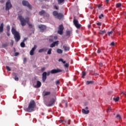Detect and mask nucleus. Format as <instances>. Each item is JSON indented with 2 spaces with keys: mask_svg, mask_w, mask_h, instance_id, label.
<instances>
[{
  "mask_svg": "<svg viewBox=\"0 0 126 126\" xmlns=\"http://www.w3.org/2000/svg\"><path fill=\"white\" fill-rule=\"evenodd\" d=\"M64 67H66L67 68H68V67L69 66V64L68 63H66L64 65Z\"/></svg>",
  "mask_w": 126,
  "mask_h": 126,
  "instance_id": "nucleus-35",
  "label": "nucleus"
},
{
  "mask_svg": "<svg viewBox=\"0 0 126 126\" xmlns=\"http://www.w3.org/2000/svg\"><path fill=\"white\" fill-rule=\"evenodd\" d=\"M35 103L34 100H32L30 102L28 108L25 109L26 112H28L29 113H31L35 108Z\"/></svg>",
  "mask_w": 126,
  "mask_h": 126,
  "instance_id": "nucleus-2",
  "label": "nucleus"
},
{
  "mask_svg": "<svg viewBox=\"0 0 126 126\" xmlns=\"http://www.w3.org/2000/svg\"><path fill=\"white\" fill-rule=\"evenodd\" d=\"M64 1V0H58V3L59 4H61L63 3Z\"/></svg>",
  "mask_w": 126,
  "mask_h": 126,
  "instance_id": "nucleus-33",
  "label": "nucleus"
},
{
  "mask_svg": "<svg viewBox=\"0 0 126 126\" xmlns=\"http://www.w3.org/2000/svg\"><path fill=\"white\" fill-rule=\"evenodd\" d=\"M64 28L63 27V24L60 25L58 28V34L59 35H63V30Z\"/></svg>",
  "mask_w": 126,
  "mask_h": 126,
  "instance_id": "nucleus-5",
  "label": "nucleus"
},
{
  "mask_svg": "<svg viewBox=\"0 0 126 126\" xmlns=\"http://www.w3.org/2000/svg\"><path fill=\"white\" fill-rule=\"evenodd\" d=\"M20 46L22 48H24L25 47V43L24 42L22 41L20 44Z\"/></svg>",
  "mask_w": 126,
  "mask_h": 126,
  "instance_id": "nucleus-27",
  "label": "nucleus"
},
{
  "mask_svg": "<svg viewBox=\"0 0 126 126\" xmlns=\"http://www.w3.org/2000/svg\"><path fill=\"white\" fill-rule=\"evenodd\" d=\"M6 46H7V45H6L5 44H3V46H4V47H6Z\"/></svg>",
  "mask_w": 126,
  "mask_h": 126,
  "instance_id": "nucleus-60",
  "label": "nucleus"
},
{
  "mask_svg": "<svg viewBox=\"0 0 126 126\" xmlns=\"http://www.w3.org/2000/svg\"><path fill=\"white\" fill-rule=\"evenodd\" d=\"M14 79L16 81H18V80H19V78L17 76H15Z\"/></svg>",
  "mask_w": 126,
  "mask_h": 126,
  "instance_id": "nucleus-41",
  "label": "nucleus"
},
{
  "mask_svg": "<svg viewBox=\"0 0 126 126\" xmlns=\"http://www.w3.org/2000/svg\"><path fill=\"white\" fill-rule=\"evenodd\" d=\"M23 61H24V63H26V62H27L26 58H24Z\"/></svg>",
  "mask_w": 126,
  "mask_h": 126,
  "instance_id": "nucleus-53",
  "label": "nucleus"
},
{
  "mask_svg": "<svg viewBox=\"0 0 126 126\" xmlns=\"http://www.w3.org/2000/svg\"><path fill=\"white\" fill-rule=\"evenodd\" d=\"M43 96H48V95H51V92H46L45 93L43 92Z\"/></svg>",
  "mask_w": 126,
  "mask_h": 126,
  "instance_id": "nucleus-21",
  "label": "nucleus"
},
{
  "mask_svg": "<svg viewBox=\"0 0 126 126\" xmlns=\"http://www.w3.org/2000/svg\"><path fill=\"white\" fill-rule=\"evenodd\" d=\"M93 83H94V81H86L87 85H89V84H93Z\"/></svg>",
  "mask_w": 126,
  "mask_h": 126,
  "instance_id": "nucleus-23",
  "label": "nucleus"
},
{
  "mask_svg": "<svg viewBox=\"0 0 126 126\" xmlns=\"http://www.w3.org/2000/svg\"><path fill=\"white\" fill-rule=\"evenodd\" d=\"M9 30H10V26L9 25L7 26V31L8 32H9Z\"/></svg>",
  "mask_w": 126,
  "mask_h": 126,
  "instance_id": "nucleus-37",
  "label": "nucleus"
},
{
  "mask_svg": "<svg viewBox=\"0 0 126 126\" xmlns=\"http://www.w3.org/2000/svg\"><path fill=\"white\" fill-rule=\"evenodd\" d=\"M41 85H42V83L40 81H37L36 82V85L34 86L35 88H40L41 87Z\"/></svg>",
  "mask_w": 126,
  "mask_h": 126,
  "instance_id": "nucleus-14",
  "label": "nucleus"
},
{
  "mask_svg": "<svg viewBox=\"0 0 126 126\" xmlns=\"http://www.w3.org/2000/svg\"><path fill=\"white\" fill-rule=\"evenodd\" d=\"M114 101H115V102H119V100H120V97H114L113 98Z\"/></svg>",
  "mask_w": 126,
  "mask_h": 126,
  "instance_id": "nucleus-26",
  "label": "nucleus"
},
{
  "mask_svg": "<svg viewBox=\"0 0 126 126\" xmlns=\"http://www.w3.org/2000/svg\"><path fill=\"white\" fill-rule=\"evenodd\" d=\"M94 76H98V75H99V74L98 73H94Z\"/></svg>",
  "mask_w": 126,
  "mask_h": 126,
  "instance_id": "nucleus-50",
  "label": "nucleus"
},
{
  "mask_svg": "<svg viewBox=\"0 0 126 126\" xmlns=\"http://www.w3.org/2000/svg\"><path fill=\"white\" fill-rule=\"evenodd\" d=\"M116 118L118 120H121V119H122V117H121V115H120V114H117V116H116Z\"/></svg>",
  "mask_w": 126,
  "mask_h": 126,
  "instance_id": "nucleus-34",
  "label": "nucleus"
},
{
  "mask_svg": "<svg viewBox=\"0 0 126 126\" xmlns=\"http://www.w3.org/2000/svg\"><path fill=\"white\" fill-rule=\"evenodd\" d=\"M122 94H124L126 95V93L124 92H122Z\"/></svg>",
  "mask_w": 126,
  "mask_h": 126,
  "instance_id": "nucleus-61",
  "label": "nucleus"
},
{
  "mask_svg": "<svg viewBox=\"0 0 126 126\" xmlns=\"http://www.w3.org/2000/svg\"><path fill=\"white\" fill-rule=\"evenodd\" d=\"M97 7H98V9H103L102 5L97 4Z\"/></svg>",
  "mask_w": 126,
  "mask_h": 126,
  "instance_id": "nucleus-28",
  "label": "nucleus"
},
{
  "mask_svg": "<svg viewBox=\"0 0 126 126\" xmlns=\"http://www.w3.org/2000/svg\"><path fill=\"white\" fill-rule=\"evenodd\" d=\"M47 51H48V48H44L39 49L38 51V52L43 53V52H47Z\"/></svg>",
  "mask_w": 126,
  "mask_h": 126,
  "instance_id": "nucleus-18",
  "label": "nucleus"
},
{
  "mask_svg": "<svg viewBox=\"0 0 126 126\" xmlns=\"http://www.w3.org/2000/svg\"><path fill=\"white\" fill-rule=\"evenodd\" d=\"M110 111H111V107H108V108L107 110V112L109 113V112H110Z\"/></svg>",
  "mask_w": 126,
  "mask_h": 126,
  "instance_id": "nucleus-48",
  "label": "nucleus"
},
{
  "mask_svg": "<svg viewBox=\"0 0 126 126\" xmlns=\"http://www.w3.org/2000/svg\"><path fill=\"white\" fill-rule=\"evenodd\" d=\"M56 18L57 19H59V20H61V19H62V18H63V17L62 16H57V17H56Z\"/></svg>",
  "mask_w": 126,
  "mask_h": 126,
  "instance_id": "nucleus-40",
  "label": "nucleus"
},
{
  "mask_svg": "<svg viewBox=\"0 0 126 126\" xmlns=\"http://www.w3.org/2000/svg\"><path fill=\"white\" fill-rule=\"evenodd\" d=\"M19 20L21 22V24L22 26H25L26 25V23L29 25V28L32 29L33 28V25L32 24H30L29 22V18L27 17L26 19H24L23 17L22 16H19Z\"/></svg>",
  "mask_w": 126,
  "mask_h": 126,
  "instance_id": "nucleus-1",
  "label": "nucleus"
},
{
  "mask_svg": "<svg viewBox=\"0 0 126 126\" xmlns=\"http://www.w3.org/2000/svg\"><path fill=\"white\" fill-rule=\"evenodd\" d=\"M73 24L77 29H80L81 27V25L78 23V20H76L75 18L73 20Z\"/></svg>",
  "mask_w": 126,
  "mask_h": 126,
  "instance_id": "nucleus-7",
  "label": "nucleus"
},
{
  "mask_svg": "<svg viewBox=\"0 0 126 126\" xmlns=\"http://www.w3.org/2000/svg\"><path fill=\"white\" fill-rule=\"evenodd\" d=\"M110 0H105V1H106V2L107 3H108V2H109V1Z\"/></svg>",
  "mask_w": 126,
  "mask_h": 126,
  "instance_id": "nucleus-59",
  "label": "nucleus"
},
{
  "mask_svg": "<svg viewBox=\"0 0 126 126\" xmlns=\"http://www.w3.org/2000/svg\"><path fill=\"white\" fill-rule=\"evenodd\" d=\"M55 8H56V9H58V6H55Z\"/></svg>",
  "mask_w": 126,
  "mask_h": 126,
  "instance_id": "nucleus-62",
  "label": "nucleus"
},
{
  "mask_svg": "<svg viewBox=\"0 0 126 126\" xmlns=\"http://www.w3.org/2000/svg\"><path fill=\"white\" fill-rule=\"evenodd\" d=\"M57 52L58 54H63V50L61 49H58Z\"/></svg>",
  "mask_w": 126,
  "mask_h": 126,
  "instance_id": "nucleus-25",
  "label": "nucleus"
},
{
  "mask_svg": "<svg viewBox=\"0 0 126 126\" xmlns=\"http://www.w3.org/2000/svg\"><path fill=\"white\" fill-rule=\"evenodd\" d=\"M115 29H113L111 31L108 32H107V34L109 35V36H111L113 33H115Z\"/></svg>",
  "mask_w": 126,
  "mask_h": 126,
  "instance_id": "nucleus-22",
  "label": "nucleus"
},
{
  "mask_svg": "<svg viewBox=\"0 0 126 126\" xmlns=\"http://www.w3.org/2000/svg\"><path fill=\"white\" fill-rule=\"evenodd\" d=\"M52 48L49 49V50L47 52V55H51V54H52Z\"/></svg>",
  "mask_w": 126,
  "mask_h": 126,
  "instance_id": "nucleus-31",
  "label": "nucleus"
},
{
  "mask_svg": "<svg viewBox=\"0 0 126 126\" xmlns=\"http://www.w3.org/2000/svg\"><path fill=\"white\" fill-rule=\"evenodd\" d=\"M63 70L61 69H54L51 71V74H55V73H59V72H62Z\"/></svg>",
  "mask_w": 126,
  "mask_h": 126,
  "instance_id": "nucleus-10",
  "label": "nucleus"
},
{
  "mask_svg": "<svg viewBox=\"0 0 126 126\" xmlns=\"http://www.w3.org/2000/svg\"><path fill=\"white\" fill-rule=\"evenodd\" d=\"M66 123V121H63V120H61L60 121V123Z\"/></svg>",
  "mask_w": 126,
  "mask_h": 126,
  "instance_id": "nucleus-55",
  "label": "nucleus"
},
{
  "mask_svg": "<svg viewBox=\"0 0 126 126\" xmlns=\"http://www.w3.org/2000/svg\"><path fill=\"white\" fill-rule=\"evenodd\" d=\"M99 66H100L101 67H102V66H103V63H99Z\"/></svg>",
  "mask_w": 126,
  "mask_h": 126,
  "instance_id": "nucleus-52",
  "label": "nucleus"
},
{
  "mask_svg": "<svg viewBox=\"0 0 126 126\" xmlns=\"http://www.w3.org/2000/svg\"><path fill=\"white\" fill-rule=\"evenodd\" d=\"M99 16H104V14H101V15H99Z\"/></svg>",
  "mask_w": 126,
  "mask_h": 126,
  "instance_id": "nucleus-64",
  "label": "nucleus"
},
{
  "mask_svg": "<svg viewBox=\"0 0 126 126\" xmlns=\"http://www.w3.org/2000/svg\"><path fill=\"white\" fill-rule=\"evenodd\" d=\"M50 74H51V71H48L47 72V76H49V75H50Z\"/></svg>",
  "mask_w": 126,
  "mask_h": 126,
  "instance_id": "nucleus-43",
  "label": "nucleus"
},
{
  "mask_svg": "<svg viewBox=\"0 0 126 126\" xmlns=\"http://www.w3.org/2000/svg\"><path fill=\"white\" fill-rule=\"evenodd\" d=\"M106 33V31H100V33L101 34V35H103V34H105Z\"/></svg>",
  "mask_w": 126,
  "mask_h": 126,
  "instance_id": "nucleus-36",
  "label": "nucleus"
},
{
  "mask_svg": "<svg viewBox=\"0 0 126 126\" xmlns=\"http://www.w3.org/2000/svg\"><path fill=\"white\" fill-rule=\"evenodd\" d=\"M27 38H25L24 39V40H23V42H25V41H26V40H27Z\"/></svg>",
  "mask_w": 126,
  "mask_h": 126,
  "instance_id": "nucleus-54",
  "label": "nucleus"
},
{
  "mask_svg": "<svg viewBox=\"0 0 126 126\" xmlns=\"http://www.w3.org/2000/svg\"><path fill=\"white\" fill-rule=\"evenodd\" d=\"M11 32L14 36V39L16 42H18L20 40V34L19 32L15 30L14 28H12Z\"/></svg>",
  "mask_w": 126,
  "mask_h": 126,
  "instance_id": "nucleus-3",
  "label": "nucleus"
},
{
  "mask_svg": "<svg viewBox=\"0 0 126 126\" xmlns=\"http://www.w3.org/2000/svg\"><path fill=\"white\" fill-rule=\"evenodd\" d=\"M100 53H101V49H98L97 50V54H100Z\"/></svg>",
  "mask_w": 126,
  "mask_h": 126,
  "instance_id": "nucleus-49",
  "label": "nucleus"
},
{
  "mask_svg": "<svg viewBox=\"0 0 126 126\" xmlns=\"http://www.w3.org/2000/svg\"><path fill=\"white\" fill-rule=\"evenodd\" d=\"M70 34H71V32L69 31H67L66 32V36L67 39H68V38H69V37H70Z\"/></svg>",
  "mask_w": 126,
  "mask_h": 126,
  "instance_id": "nucleus-17",
  "label": "nucleus"
},
{
  "mask_svg": "<svg viewBox=\"0 0 126 126\" xmlns=\"http://www.w3.org/2000/svg\"><path fill=\"white\" fill-rule=\"evenodd\" d=\"M88 28H90L91 27V24H89L88 25Z\"/></svg>",
  "mask_w": 126,
  "mask_h": 126,
  "instance_id": "nucleus-56",
  "label": "nucleus"
},
{
  "mask_svg": "<svg viewBox=\"0 0 126 126\" xmlns=\"http://www.w3.org/2000/svg\"><path fill=\"white\" fill-rule=\"evenodd\" d=\"M18 55H19V53H18V52L15 53V57H17V56H18Z\"/></svg>",
  "mask_w": 126,
  "mask_h": 126,
  "instance_id": "nucleus-45",
  "label": "nucleus"
},
{
  "mask_svg": "<svg viewBox=\"0 0 126 126\" xmlns=\"http://www.w3.org/2000/svg\"><path fill=\"white\" fill-rule=\"evenodd\" d=\"M56 45H59V41H54L52 43L50 47V48H54V47H55Z\"/></svg>",
  "mask_w": 126,
  "mask_h": 126,
  "instance_id": "nucleus-15",
  "label": "nucleus"
},
{
  "mask_svg": "<svg viewBox=\"0 0 126 126\" xmlns=\"http://www.w3.org/2000/svg\"><path fill=\"white\" fill-rule=\"evenodd\" d=\"M37 49V45H34V47L32 49L30 52V55L31 56H33L34 55V52Z\"/></svg>",
  "mask_w": 126,
  "mask_h": 126,
  "instance_id": "nucleus-11",
  "label": "nucleus"
},
{
  "mask_svg": "<svg viewBox=\"0 0 126 126\" xmlns=\"http://www.w3.org/2000/svg\"><path fill=\"white\" fill-rule=\"evenodd\" d=\"M7 36H10V34H9V32H7Z\"/></svg>",
  "mask_w": 126,
  "mask_h": 126,
  "instance_id": "nucleus-57",
  "label": "nucleus"
},
{
  "mask_svg": "<svg viewBox=\"0 0 126 126\" xmlns=\"http://www.w3.org/2000/svg\"><path fill=\"white\" fill-rule=\"evenodd\" d=\"M13 44H14L13 40H11V42L10 43V45H11V47H12L13 46Z\"/></svg>",
  "mask_w": 126,
  "mask_h": 126,
  "instance_id": "nucleus-44",
  "label": "nucleus"
},
{
  "mask_svg": "<svg viewBox=\"0 0 126 126\" xmlns=\"http://www.w3.org/2000/svg\"><path fill=\"white\" fill-rule=\"evenodd\" d=\"M38 28L40 29V32H44L47 29V27L44 25H38Z\"/></svg>",
  "mask_w": 126,
  "mask_h": 126,
  "instance_id": "nucleus-9",
  "label": "nucleus"
},
{
  "mask_svg": "<svg viewBox=\"0 0 126 126\" xmlns=\"http://www.w3.org/2000/svg\"><path fill=\"white\" fill-rule=\"evenodd\" d=\"M110 46H115V42H111L110 44Z\"/></svg>",
  "mask_w": 126,
  "mask_h": 126,
  "instance_id": "nucleus-46",
  "label": "nucleus"
},
{
  "mask_svg": "<svg viewBox=\"0 0 126 126\" xmlns=\"http://www.w3.org/2000/svg\"><path fill=\"white\" fill-rule=\"evenodd\" d=\"M12 75L15 76V75H16V74L15 72H13Z\"/></svg>",
  "mask_w": 126,
  "mask_h": 126,
  "instance_id": "nucleus-58",
  "label": "nucleus"
},
{
  "mask_svg": "<svg viewBox=\"0 0 126 126\" xmlns=\"http://www.w3.org/2000/svg\"><path fill=\"white\" fill-rule=\"evenodd\" d=\"M22 3L25 6H27L30 9H32V6L29 3L28 1L23 0Z\"/></svg>",
  "mask_w": 126,
  "mask_h": 126,
  "instance_id": "nucleus-8",
  "label": "nucleus"
},
{
  "mask_svg": "<svg viewBox=\"0 0 126 126\" xmlns=\"http://www.w3.org/2000/svg\"><path fill=\"white\" fill-rule=\"evenodd\" d=\"M96 25H97V26H101V25H102V23H97Z\"/></svg>",
  "mask_w": 126,
  "mask_h": 126,
  "instance_id": "nucleus-42",
  "label": "nucleus"
},
{
  "mask_svg": "<svg viewBox=\"0 0 126 126\" xmlns=\"http://www.w3.org/2000/svg\"><path fill=\"white\" fill-rule=\"evenodd\" d=\"M62 63H65L66 62L64 61H63V62Z\"/></svg>",
  "mask_w": 126,
  "mask_h": 126,
  "instance_id": "nucleus-63",
  "label": "nucleus"
},
{
  "mask_svg": "<svg viewBox=\"0 0 126 126\" xmlns=\"http://www.w3.org/2000/svg\"><path fill=\"white\" fill-rule=\"evenodd\" d=\"M86 76V72L83 71L82 72V78H84V77Z\"/></svg>",
  "mask_w": 126,
  "mask_h": 126,
  "instance_id": "nucleus-24",
  "label": "nucleus"
},
{
  "mask_svg": "<svg viewBox=\"0 0 126 126\" xmlns=\"http://www.w3.org/2000/svg\"><path fill=\"white\" fill-rule=\"evenodd\" d=\"M56 102V99L52 98L50 101L48 100V99H45L44 101V103L46 106L47 107H51L54 105V103Z\"/></svg>",
  "mask_w": 126,
  "mask_h": 126,
  "instance_id": "nucleus-4",
  "label": "nucleus"
},
{
  "mask_svg": "<svg viewBox=\"0 0 126 126\" xmlns=\"http://www.w3.org/2000/svg\"><path fill=\"white\" fill-rule=\"evenodd\" d=\"M45 69H46L45 67H42L41 68L40 71H41V72H44V71H45Z\"/></svg>",
  "mask_w": 126,
  "mask_h": 126,
  "instance_id": "nucleus-38",
  "label": "nucleus"
},
{
  "mask_svg": "<svg viewBox=\"0 0 126 126\" xmlns=\"http://www.w3.org/2000/svg\"><path fill=\"white\" fill-rule=\"evenodd\" d=\"M121 6H122V3H118L116 4V7H117L118 8L121 7Z\"/></svg>",
  "mask_w": 126,
  "mask_h": 126,
  "instance_id": "nucleus-30",
  "label": "nucleus"
},
{
  "mask_svg": "<svg viewBox=\"0 0 126 126\" xmlns=\"http://www.w3.org/2000/svg\"><path fill=\"white\" fill-rule=\"evenodd\" d=\"M54 16H63L62 13H59L57 11H54L53 12Z\"/></svg>",
  "mask_w": 126,
  "mask_h": 126,
  "instance_id": "nucleus-12",
  "label": "nucleus"
},
{
  "mask_svg": "<svg viewBox=\"0 0 126 126\" xmlns=\"http://www.w3.org/2000/svg\"><path fill=\"white\" fill-rule=\"evenodd\" d=\"M12 7V5L11 4V3L10 2V0H8L6 2V5H5V10H9L10 8Z\"/></svg>",
  "mask_w": 126,
  "mask_h": 126,
  "instance_id": "nucleus-6",
  "label": "nucleus"
},
{
  "mask_svg": "<svg viewBox=\"0 0 126 126\" xmlns=\"http://www.w3.org/2000/svg\"><path fill=\"white\" fill-rule=\"evenodd\" d=\"M46 79H47V72H44L42 73V81L43 82H45L46 81Z\"/></svg>",
  "mask_w": 126,
  "mask_h": 126,
  "instance_id": "nucleus-13",
  "label": "nucleus"
},
{
  "mask_svg": "<svg viewBox=\"0 0 126 126\" xmlns=\"http://www.w3.org/2000/svg\"><path fill=\"white\" fill-rule=\"evenodd\" d=\"M6 69L7 70V71H11V69H10V67L8 66H6Z\"/></svg>",
  "mask_w": 126,
  "mask_h": 126,
  "instance_id": "nucleus-32",
  "label": "nucleus"
},
{
  "mask_svg": "<svg viewBox=\"0 0 126 126\" xmlns=\"http://www.w3.org/2000/svg\"><path fill=\"white\" fill-rule=\"evenodd\" d=\"M44 13H45V11L44 10H42L41 11L39 12V15H41V16L44 15Z\"/></svg>",
  "mask_w": 126,
  "mask_h": 126,
  "instance_id": "nucleus-29",
  "label": "nucleus"
},
{
  "mask_svg": "<svg viewBox=\"0 0 126 126\" xmlns=\"http://www.w3.org/2000/svg\"><path fill=\"white\" fill-rule=\"evenodd\" d=\"M59 62H62V63H63V59H60L59 60Z\"/></svg>",
  "mask_w": 126,
  "mask_h": 126,
  "instance_id": "nucleus-51",
  "label": "nucleus"
},
{
  "mask_svg": "<svg viewBox=\"0 0 126 126\" xmlns=\"http://www.w3.org/2000/svg\"><path fill=\"white\" fill-rule=\"evenodd\" d=\"M60 83H61L60 82V81H59V80H57V81H56V85H60Z\"/></svg>",
  "mask_w": 126,
  "mask_h": 126,
  "instance_id": "nucleus-39",
  "label": "nucleus"
},
{
  "mask_svg": "<svg viewBox=\"0 0 126 126\" xmlns=\"http://www.w3.org/2000/svg\"><path fill=\"white\" fill-rule=\"evenodd\" d=\"M3 32V23H1L0 26V33Z\"/></svg>",
  "mask_w": 126,
  "mask_h": 126,
  "instance_id": "nucleus-20",
  "label": "nucleus"
},
{
  "mask_svg": "<svg viewBox=\"0 0 126 126\" xmlns=\"http://www.w3.org/2000/svg\"><path fill=\"white\" fill-rule=\"evenodd\" d=\"M82 112L83 113V114H84L85 115H87L89 113V110H85V109H82Z\"/></svg>",
  "mask_w": 126,
  "mask_h": 126,
  "instance_id": "nucleus-19",
  "label": "nucleus"
},
{
  "mask_svg": "<svg viewBox=\"0 0 126 126\" xmlns=\"http://www.w3.org/2000/svg\"><path fill=\"white\" fill-rule=\"evenodd\" d=\"M63 49H64V52H67V51H69L70 48L66 45H63Z\"/></svg>",
  "mask_w": 126,
  "mask_h": 126,
  "instance_id": "nucleus-16",
  "label": "nucleus"
},
{
  "mask_svg": "<svg viewBox=\"0 0 126 126\" xmlns=\"http://www.w3.org/2000/svg\"><path fill=\"white\" fill-rule=\"evenodd\" d=\"M65 106L66 108H67V107H68V104H67V101L65 102Z\"/></svg>",
  "mask_w": 126,
  "mask_h": 126,
  "instance_id": "nucleus-47",
  "label": "nucleus"
}]
</instances>
